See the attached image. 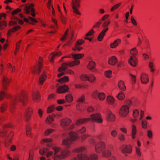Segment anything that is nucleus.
<instances>
[{"label":"nucleus","instance_id":"nucleus-1","mask_svg":"<svg viewBox=\"0 0 160 160\" xmlns=\"http://www.w3.org/2000/svg\"><path fill=\"white\" fill-rule=\"evenodd\" d=\"M28 101V98L25 93L23 92L21 94L16 96L14 98L11 104V112H13V109L14 108V106L17 102L20 101L23 104H24Z\"/></svg>","mask_w":160,"mask_h":160},{"label":"nucleus","instance_id":"nucleus-2","mask_svg":"<svg viewBox=\"0 0 160 160\" xmlns=\"http://www.w3.org/2000/svg\"><path fill=\"white\" fill-rule=\"evenodd\" d=\"M90 120L92 122H96L99 123H102L103 120L101 114L99 113L92 114L90 115Z\"/></svg>","mask_w":160,"mask_h":160},{"label":"nucleus","instance_id":"nucleus-3","mask_svg":"<svg viewBox=\"0 0 160 160\" xmlns=\"http://www.w3.org/2000/svg\"><path fill=\"white\" fill-rule=\"evenodd\" d=\"M81 0H72V5L73 12L78 15H80L78 9L80 7Z\"/></svg>","mask_w":160,"mask_h":160},{"label":"nucleus","instance_id":"nucleus-4","mask_svg":"<svg viewBox=\"0 0 160 160\" xmlns=\"http://www.w3.org/2000/svg\"><path fill=\"white\" fill-rule=\"evenodd\" d=\"M105 143L102 141H100L95 144V151L96 152L99 153L102 152L105 149Z\"/></svg>","mask_w":160,"mask_h":160},{"label":"nucleus","instance_id":"nucleus-5","mask_svg":"<svg viewBox=\"0 0 160 160\" xmlns=\"http://www.w3.org/2000/svg\"><path fill=\"white\" fill-rule=\"evenodd\" d=\"M129 112V107L126 105L122 106L119 110V113L120 115L122 117L126 116Z\"/></svg>","mask_w":160,"mask_h":160},{"label":"nucleus","instance_id":"nucleus-6","mask_svg":"<svg viewBox=\"0 0 160 160\" xmlns=\"http://www.w3.org/2000/svg\"><path fill=\"white\" fill-rule=\"evenodd\" d=\"M132 152V147L130 145H126L123 146L122 150V152L125 154V156H128V154H130Z\"/></svg>","mask_w":160,"mask_h":160},{"label":"nucleus","instance_id":"nucleus-7","mask_svg":"<svg viewBox=\"0 0 160 160\" xmlns=\"http://www.w3.org/2000/svg\"><path fill=\"white\" fill-rule=\"evenodd\" d=\"M85 96L84 95H82L79 97L77 100V102H78V103L76 105V107L77 109L80 112H82L84 109L80 108V103L83 102L85 100Z\"/></svg>","mask_w":160,"mask_h":160},{"label":"nucleus","instance_id":"nucleus-8","mask_svg":"<svg viewBox=\"0 0 160 160\" xmlns=\"http://www.w3.org/2000/svg\"><path fill=\"white\" fill-rule=\"evenodd\" d=\"M32 97L33 101L35 102H39L40 100V94L39 91H35L32 92Z\"/></svg>","mask_w":160,"mask_h":160},{"label":"nucleus","instance_id":"nucleus-9","mask_svg":"<svg viewBox=\"0 0 160 160\" xmlns=\"http://www.w3.org/2000/svg\"><path fill=\"white\" fill-rule=\"evenodd\" d=\"M92 96L93 98H96L97 96L99 99L100 101H103L105 98L106 95L103 92H99L97 91H94L92 94Z\"/></svg>","mask_w":160,"mask_h":160},{"label":"nucleus","instance_id":"nucleus-10","mask_svg":"<svg viewBox=\"0 0 160 160\" xmlns=\"http://www.w3.org/2000/svg\"><path fill=\"white\" fill-rule=\"evenodd\" d=\"M72 120L68 118H65L61 120L60 125L63 128H64L68 125L71 122Z\"/></svg>","mask_w":160,"mask_h":160},{"label":"nucleus","instance_id":"nucleus-11","mask_svg":"<svg viewBox=\"0 0 160 160\" xmlns=\"http://www.w3.org/2000/svg\"><path fill=\"white\" fill-rule=\"evenodd\" d=\"M69 87L67 85H64L58 87L57 90L58 93L61 94L65 93L68 92Z\"/></svg>","mask_w":160,"mask_h":160},{"label":"nucleus","instance_id":"nucleus-12","mask_svg":"<svg viewBox=\"0 0 160 160\" xmlns=\"http://www.w3.org/2000/svg\"><path fill=\"white\" fill-rule=\"evenodd\" d=\"M140 80L142 83L147 84L149 82L148 77V75L144 73H142L140 76Z\"/></svg>","mask_w":160,"mask_h":160},{"label":"nucleus","instance_id":"nucleus-13","mask_svg":"<svg viewBox=\"0 0 160 160\" xmlns=\"http://www.w3.org/2000/svg\"><path fill=\"white\" fill-rule=\"evenodd\" d=\"M128 62L131 66L136 67L138 63V60L136 57L130 56L128 60Z\"/></svg>","mask_w":160,"mask_h":160},{"label":"nucleus","instance_id":"nucleus-14","mask_svg":"<svg viewBox=\"0 0 160 160\" xmlns=\"http://www.w3.org/2000/svg\"><path fill=\"white\" fill-rule=\"evenodd\" d=\"M62 54V53L61 52H53L49 55L48 58L51 63H53L54 58L55 57H59Z\"/></svg>","mask_w":160,"mask_h":160},{"label":"nucleus","instance_id":"nucleus-15","mask_svg":"<svg viewBox=\"0 0 160 160\" xmlns=\"http://www.w3.org/2000/svg\"><path fill=\"white\" fill-rule=\"evenodd\" d=\"M53 149L54 152V154L52 157L53 159L54 160L59 159V157L60 154V153H59L60 148L58 147H54L53 148Z\"/></svg>","mask_w":160,"mask_h":160},{"label":"nucleus","instance_id":"nucleus-16","mask_svg":"<svg viewBox=\"0 0 160 160\" xmlns=\"http://www.w3.org/2000/svg\"><path fill=\"white\" fill-rule=\"evenodd\" d=\"M90 121V118H81L78 120L76 122V125L79 126L81 124H84Z\"/></svg>","mask_w":160,"mask_h":160},{"label":"nucleus","instance_id":"nucleus-17","mask_svg":"<svg viewBox=\"0 0 160 160\" xmlns=\"http://www.w3.org/2000/svg\"><path fill=\"white\" fill-rule=\"evenodd\" d=\"M69 155V152L68 150H65L62 151L59 157V159H62L68 156Z\"/></svg>","mask_w":160,"mask_h":160},{"label":"nucleus","instance_id":"nucleus-18","mask_svg":"<svg viewBox=\"0 0 160 160\" xmlns=\"http://www.w3.org/2000/svg\"><path fill=\"white\" fill-rule=\"evenodd\" d=\"M72 141L68 137L66 138L63 139L62 144L63 145L67 146V147L69 148L70 146L72 144Z\"/></svg>","mask_w":160,"mask_h":160},{"label":"nucleus","instance_id":"nucleus-19","mask_svg":"<svg viewBox=\"0 0 160 160\" xmlns=\"http://www.w3.org/2000/svg\"><path fill=\"white\" fill-rule=\"evenodd\" d=\"M14 134V133L13 132H11L8 135L5 142V146L6 147H8L9 145V143L11 141Z\"/></svg>","mask_w":160,"mask_h":160},{"label":"nucleus","instance_id":"nucleus-20","mask_svg":"<svg viewBox=\"0 0 160 160\" xmlns=\"http://www.w3.org/2000/svg\"><path fill=\"white\" fill-rule=\"evenodd\" d=\"M47 79L46 75L44 73L40 75L38 81V84L39 86L42 85L43 84L45 81Z\"/></svg>","mask_w":160,"mask_h":160},{"label":"nucleus","instance_id":"nucleus-21","mask_svg":"<svg viewBox=\"0 0 160 160\" xmlns=\"http://www.w3.org/2000/svg\"><path fill=\"white\" fill-rule=\"evenodd\" d=\"M2 82L3 88L4 89H7L9 83V80L7 77H4Z\"/></svg>","mask_w":160,"mask_h":160},{"label":"nucleus","instance_id":"nucleus-22","mask_svg":"<svg viewBox=\"0 0 160 160\" xmlns=\"http://www.w3.org/2000/svg\"><path fill=\"white\" fill-rule=\"evenodd\" d=\"M118 62L117 58L114 56H113L110 58L108 60L109 64L112 65H115Z\"/></svg>","mask_w":160,"mask_h":160},{"label":"nucleus","instance_id":"nucleus-23","mask_svg":"<svg viewBox=\"0 0 160 160\" xmlns=\"http://www.w3.org/2000/svg\"><path fill=\"white\" fill-rule=\"evenodd\" d=\"M69 138L72 141L76 140L78 138L77 134L75 132H71L69 133Z\"/></svg>","mask_w":160,"mask_h":160},{"label":"nucleus","instance_id":"nucleus-24","mask_svg":"<svg viewBox=\"0 0 160 160\" xmlns=\"http://www.w3.org/2000/svg\"><path fill=\"white\" fill-rule=\"evenodd\" d=\"M121 42V40L119 38L116 39L114 42L110 44V47L112 48H113L117 47Z\"/></svg>","mask_w":160,"mask_h":160},{"label":"nucleus","instance_id":"nucleus-25","mask_svg":"<svg viewBox=\"0 0 160 160\" xmlns=\"http://www.w3.org/2000/svg\"><path fill=\"white\" fill-rule=\"evenodd\" d=\"M115 118L114 115L112 113L109 111L108 114L106 117L107 120L109 121H113L115 120Z\"/></svg>","mask_w":160,"mask_h":160},{"label":"nucleus","instance_id":"nucleus-26","mask_svg":"<svg viewBox=\"0 0 160 160\" xmlns=\"http://www.w3.org/2000/svg\"><path fill=\"white\" fill-rule=\"evenodd\" d=\"M137 132L136 127L134 125H132L131 126V135L132 139L135 138Z\"/></svg>","mask_w":160,"mask_h":160},{"label":"nucleus","instance_id":"nucleus-27","mask_svg":"<svg viewBox=\"0 0 160 160\" xmlns=\"http://www.w3.org/2000/svg\"><path fill=\"white\" fill-rule=\"evenodd\" d=\"M68 62H65L62 63L61 66L59 68L58 71L59 72H62L64 71L68 68Z\"/></svg>","mask_w":160,"mask_h":160},{"label":"nucleus","instance_id":"nucleus-28","mask_svg":"<svg viewBox=\"0 0 160 160\" xmlns=\"http://www.w3.org/2000/svg\"><path fill=\"white\" fill-rule=\"evenodd\" d=\"M118 85L119 89L121 90L125 91L126 90V87L123 81L120 80L118 82Z\"/></svg>","mask_w":160,"mask_h":160},{"label":"nucleus","instance_id":"nucleus-29","mask_svg":"<svg viewBox=\"0 0 160 160\" xmlns=\"http://www.w3.org/2000/svg\"><path fill=\"white\" fill-rule=\"evenodd\" d=\"M77 156L78 160H88V155L86 154H80Z\"/></svg>","mask_w":160,"mask_h":160},{"label":"nucleus","instance_id":"nucleus-30","mask_svg":"<svg viewBox=\"0 0 160 160\" xmlns=\"http://www.w3.org/2000/svg\"><path fill=\"white\" fill-rule=\"evenodd\" d=\"M88 160H98V156L95 154H92L88 155Z\"/></svg>","mask_w":160,"mask_h":160},{"label":"nucleus","instance_id":"nucleus-31","mask_svg":"<svg viewBox=\"0 0 160 160\" xmlns=\"http://www.w3.org/2000/svg\"><path fill=\"white\" fill-rule=\"evenodd\" d=\"M42 68V67L40 68V67L39 66V68L38 69L37 67H34L32 70V73L34 74H36L39 75L41 72Z\"/></svg>","mask_w":160,"mask_h":160},{"label":"nucleus","instance_id":"nucleus-32","mask_svg":"<svg viewBox=\"0 0 160 160\" xmlns=\"http://www.w3.org/2000/svg\"><path fill=\"white\" fill-rule=\"evenodd\" d=\"M111 153L110 151L107 149H106L104 151H102V156L103 157H108L111 155Z\"/></svg>","mask_w":160,"mask_h":160},{"label":"nucleus","instance_id":"nucleus-33","mask_svg":"<svg viewBox=\"0 0 160 160\" xmlns=\"http://www.w3.org/2000/svg\"><path fill=\"white\" fill-rule=\"evenodd\" d=\"M95 66V62L93 61H91L89 62V64L87 66V68L91 70L94 68Z\"/></svg>","mask_w":160,"mask_h":160},{"label":"nucleus","instance_id":"nucleus-34","mask_svg":"<svg viewBox=\"0 0 160 160\" xmlns=\"http://www.w3.org/2000/svg\"><path fill=\"white\" fill-rule=\"evenodd\" d=\"M115 101L114 98L110 96H108L107 98V102L108 104H112Z\"/></svg>","mask_w":160,"mask_h":160},{"label":"nucleus","instance_id":"nucleus-35","mask_svg":"<svg viewBox=\"0 0 160 160\" xmlns=\"http://www.w3.org/2000/svg\"><path fill=\"white\" fill-rule=\"evenodd\" d=\"M96 80V77L92 74H90L88 76V81L90 82L93 83L95 82Z\"/></svg>","mask_w":160,"mask_h":160},{"label":"nucleus","instance_id":"nucleus-36","mask_svg":"<svg viewBox=\"0 0 160 160\" xmlns=\"http://www.w3.org/2000/svg\"><path fill=\"white\" fill-rule=\"evenodd\" d=\"M54 120L52 116L51 115H49L46 118L45 121L47 123L50 124L52 123Z\"/></svg>","mask_w":160,"mask_h":160},{"label":"nucleus","instance_id":"nucleus-37","mask_svg":"<svg viewBox=\"0 0 160 160\" xmlns=\"http://www.w3.org/2000/svg\"><path fill=\"white\" fill-rule=\"evenodd\" d=\"M84 56L83 54H73L72 57L75 60L78 59L82 58Z\"/></svg>","mask_w":160,"mask_h":160},{"label":"nucleus","instance_id":"nucleus-38","mask_svg":"<svg viewBox=\"0 0 160 160\" xmlns=\"http://www.w3.org/2000/svg\"><path fill=\"white\" fill-rule=\"evenodd\" d=\"M34 5L32 3H31L29 6H26L25 7V12L26 13L28 14L30 13V8H33Z\"/></svg>","mask_w":160,"mask_h":160},{"label":"nucleus","instance_id":"nucleus-39","mask_svg":"<svg viewBox=\"0 0 160 160\" xmlns=\"http://www.w3.org/2000/svg\"><path fill=\"white\" fill-rule=\"evenodd\" d=\"M130 54L131 56L136 57L135 56L138 54V50L135 48H134L131 50Z\"/></svg>","mask_w":160,"mask_h":160},{"label":"nucleus","instance_id":"nucleus-40","mask_svg":"<svg viewBox=\"0 0 160 160\" xmlns=\"http://www.w3.org/2000/svg\"><path fill=\"white\" fill-rule=\"evenodd\" d=\"M66 101L68 102H71L73 100V98L71 94H68L65 96Z\"/></svg>","mask_w":160,"mask_h":160},{"label":"nucleus","instance_id":"nucleus-41","mask_svg":"<svg viewBox=\"0 0 160 160\" xmlns=\"http://www.w3.org/2000/svg\"><path fill=\"white\" fill-rule=\"evenodd\" d=\"M85 149L86 148L84 146H82L76 148L74 150V152H80L84 151Z\"/></svg>","mask_w":160,"mask_h":160},{"label":"nucleus","instance_id":"nucleus-42","mask_svg":"<svg viewBox=\"0 0 160 160\" xmlns=\"http://www.w3.org/2000/svg\"><path fill=\"white\" fill-rule=\"evenodd\" d=\"M69 78L68 76H64L58 80V81L60 83H62L64 82H68L69 81Z\"/></svg>","mask_w":160,"mask_h":160},{"label":"nucleus","instance_id":"nucleus-43","mask_svg":"<svg viewBox=\"0 0 160 160\" xmlns=\"http://www.w3.org/2000/svg\"><path fill=\"white\" fill-rule=\"evenodd\" d=\"M117 98L120 100L123 99L125 98V95L124 93L122 92H120L117 96Z\"/></svg>","mask_w":160,"mask_h":160},{"label":"nucleus","instance_id":"nucleus-44","mask_svg":"<svg viewBox=\"0 0 160 160\" xmlns=\"http://www.w3.org/2000/svg\"><path fill=\"white\" fill-rule=\"evenodd\" d=\"M54 130L53 129L49 128L46 130L44 132V135L46 136H48L53 132Z\"/></svg>","mask_w":160,"mask_h":160},{"label":"nucleus","instance_id":"nucleus-45","mask_svg":"<svg viewBox=\"0 0 160 160\" xmlns=\"http://www.w3.org/2000/svg\"><path fill=\"white\" fill-rule=\"evenodd\" d=\"M7 25V23L4 21H2L0 22V29H2Z\"/></svg>","mask_w":160,"mask_h":160},{"label":"nucleus","instance_id":"nucleus-46","mask_svg":"<svg viewBox=\"0 0 160 160\" xmlns=\"http://www.w3.org/2000/svg\"><path fill=\"white\" fill-rule=\"evenodd\" d=\"M121 3H119L118 4H117L115 5L112 6V8L110 9V10L111 12H113L114 10H115L116 9H117L119 6L121 5Z\"/></svg>","mask_w":160,"mask_h":160},{"label":"nucleus","instance_id":"nucleus-47","mask_svg":"<svg viewBox=\"0 0 160 160\" xmlns=\"http://www.w3.org/2000/svg\"><path fill=\"white\" fill-rule=\"evenodd\" d=\"M112 71L111 70H108L105 72V76L108 78H110L111 77Z\"/></svg>","mask_w":160,"mask_h":160},{"label":"nucleus","instance_id":"nucleus-48","mask_svg":"<svg viewBox=\"0 0 160 160\" xmlns=\"http://www.w3.org/2000/svg\"><path fill=\"white\" fill-rule=\"evenodd\" d=\"M7 107V105L6 103L3 104L1 107L0 110L2 112H3Z\"/></svg>","mask_w":160,"mask_h":160},{"label":"nucleus","instance_id":"nucleus-49","mask_svg":"<svg viewBox=\"0 0 160 160\" xmlns=\"http://www.w3.org/2000/svg\"><path fill=\"white\" fill-rule=\"evenodd\" d=\"M139 114V111L137 109H135L133 111V116L134 118H136Z\"/></svg>","mask_w":160,"mask_h":160},{"label":"nucleus","instance_id":"nucleus-50","mask_svg":"<svg viewBox=\"0 0 160 160\" xmlns=\"http://www.w3.org/2000/svg\"><path fill=\"white\" fill-rule=\"evenodd\" d=\"M54 110V106H51L48 107L47 110V112L48 113H50L53 112Z\"/></svg>","mask_w":160,"mask_h":160},{"label":"nucleus","instance_id":"nucleus-51","mask_svg":"<svg viewBox=\"0 0 160 160\" xmlns=\"http://www.w3.org/2000/svg\"><path fill=\"white\" fill-rule=\"evenodd\" d=\"M88 76L86 74H83L80 76V78L81 80L83 81H88Z\"/></svg>","mask_w":160,"mask_h":160},{"label":"nucleus","instance_id":"nucleus-52","mask_svg":"<svg viewBox=\"0 0 160 160\" xmlns=\"http://www.w3.org/2000/svg\"><path fill=\"white\" fill-rule=\"evenodd\" d=\"M142 125L143 128L146 129L147 128V122L145 120H143L142 122Z\"/></svg>","mask_w":160,"mask_h":160},{"label":"nucleus","instance_id":"nucleus-53","mask_svg":"<svg viewBox=\"0 0 160 160\" xmlns=\"http://www.w3.org/2000/svg\"><path fill=\"white\" fill-rule=\"evenodd\" d=\"M110 135L113 137H116L118 135V133L115 130L113 129L111 131Z\"/></svg>","mask_w":160,"mask_h":160},{"label":"nucleus","instance_id":"nucleus-54","mask_svg":"<svg viewBox=\"0 0 160 160\" xmlns=\"http://www.w3.org/2000/svg\"><path fill=\"white\" fill-rule=\"evenodd\" d=\"M82 49V48L80 47V46H78L76 45H75V47L74 48H73L72 50L74 51H80Z\"/></svg>","mask_w":160,"mask_h":160},{"label":"nucleus","instance_id":"nucleus-55","mask_svg":"<svg viewBox=\"0 0 160 160\" xmlns=\"http://www.w3.org/2000/svg\"><path fill=\"white\" fill-rule=\"evenodd\" d=\"M110 20H108L104 22L102 24V27L103 28H107V26L110 24Z\"/></svg>","mask_w":160,"mask_h":160},{"label":"nucleus","instance_id":"nucleus-56","mask_svg":"<svg viewBox=\"0 0 160 160\" xmlns=\"http://www.w3.org/2000/svg\"><path fill=\"white\" fill-rule=\"evenodd\" d=\"M32 115V114L25 113V119L26 121L27 122L30 120Z\"/></svg>","mask_w":160,"mask_h":160},{"label":"nucleus","instance_id":"nucleus-57","mask_svg":"<svg viewBox=\"0 0 160 160\" xmlns=\"http://www.w3.org/2000/svg\"><path fill=\"white\" fill-rule=\"evenodd\" d=\"M33 151L32 150H30L29 152L28 160H33Z\"/></svg>","mask_w":160,"mask_h":160},{"label":"nucleus","instance_id":"nucleus-58","mask_svg":"<svg viewBox=\"0 0 160 160\" xmlns=\"http://www.w3.org/2000/svg\"><path fill=\"white\" fill-rule=\"evenodd\" d=\"M104 36L100 32L98 36V40L100 42L102 41Z\"/></svg>","mask_w":160,"mask_h":160},{"label":"nucleus","instance_id":"nucleus-59","mask_svg":"<svg viewBox=\"0 0 160 160\" xmlns=\"http://www.w3.org/2000/svg\"><path fill=\"white\" fill-rule=\"evenodd\" d=\"M135 150H136V154H137V155L139 157H140L141 156V152L140 151V149L137 147H136Z\"/></svg>","mask_w":160,"mask_h":160},{"label":"nucleus","instance_id":"nucleus-60","mask_svg":"<svg viewBox=\"0 0 160 160\" xmlns=\"http://www.w3.org/2000/svg\"><path fill=\"white\" fill-rule=\"evenodd\" d=\"M84 42V41L80 39L78 41L76 42L75 45H78V46H81V45Z\"/></svg>","mask_w":160,"mask_h":160},{"label":"nucleus","instance_id":"nucleus-61","mask_svg":"<svg viewBox=\"0 0 160 160\" xmlns=\"http://www.w3.org/2000/svg\"><path fill=\"white\" fill-rule=\"evenodd\" d=\"M33 109L31 108L28 107L26 110L25 113L32 114Z\"/></svg>","mask_w":160,"mask_h":160},{"label":"nucleus","instance_id":"nucleus-62","mask_svg":"<svg viewBox=\"0 0 160 160\" xmlns=\"http://www.w3.org/2000/svg\"><path fill=\"white\" fill-rule=\"evenodd\" d=\"M130 75L131 77V78L133 83H135L136 82V77L135 76L132 75V74H130Z\"/></svg>","mask_w":160,"mask_h":160},{"label":"nucleus","instance_id":"nucleus-63","mask_svg":"<svg viewBox=\"0 0 160 160\" xmlns=\"http://www.w3.org/2000/svg\"><path fill=\"white\" fill-rule=\"evenodd\" d=\"M28 18L31 21H32L33 22L32 23L30 22H29V24H30L34 25V23H37L38 22V21L37 20H36L35 19L32 17L28 16Z\"/></svg>","mask_w":160,"mask_h":160},{"label":"nucleus","instance_id":"nucleus-64","mask_svg":"<svg viewBox=\"0 0 160 160\" xmlns=\"http://www.w3.org/2000/svg\"><path fill=\"white\" fill-rule=\"evenodd\" d=\"M86 131V129L85 127H82L81 129L78 131V132L79 133L82 134L84 133Z\"/></svg>","mask_w":160,"mask_h":160}]
</instances>
